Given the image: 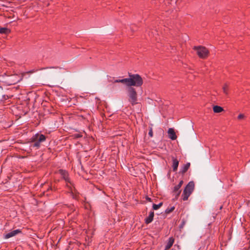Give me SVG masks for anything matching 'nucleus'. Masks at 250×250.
<instances>
[{
	"mask_svg": "<svg viewBox=\"0 0 250 250\" xmlns=\"http://www.w3.org/2000/svg\"><path fill=\"white\" fill-rule=\"evenodd\" d=\"M183 184V181L181 180L177 185L174 187L173 191H180L179 189L181 188Z\"/></svg>",
	"mask_w": 250,
	"mask_h": 250,
	"instance_id": "f3484780",
	"label": "nucleus"
},
{
	"mask_svg": "<svg viewBox=\"0 0 250 250\" xmlns=\"http://www.w3.org/2000/svg\"><path fill=\"white\" fill-rule=\"evenodd\" d=\"M148 135L151 137H152L153 136V131H152V129L151 128L149 129V131L148 132Z\"/></svg>",
	"mask_w": 250,
	"mask_h": 250,
	"instance_id": "5701e85b",
	"label": "nucleus"
},
{
	"mask_svg": "<svg viewBox=\"0 0 250 250\" xmlns=\"http://www.w3.org/2000/svg\"><path fill=\"white\" fill-rule=\"evenodd\" d=\"M45 140L46 137L44 135L37 133L32 138V141L34 143L33 146L39 148L41 143L44 142Z\"/></svg>",
	"mask_w": 250,
	"mask_h": 250,
	"instance_id": "20e7f679",
	"label": "nucleus"
},
{
	"mask_svg": "<svg viewBox=\"0 0 250 250\" xmlns=\"http://www.w3.org/2000/svg\"><path fill=\"white\" fill-rule=\"evenodd\" d=\"M58 172L61 175L62 178H63L67 184L69 183L71 185H72V183L69 179L68 172L66 171L60 169Z\"/></svg>",
	"mask_w": 250,
	"mask_h": 250,
	"instance_id": "423d86ee",
	"label": "nucleus"
},
{
	"mask_svg": "<svg viewBox=\"0 0 250 250\" xmlns=\"http://www.w3.org/2000/svg\"><path fill=\"white\" fill-rule=\"evenodd\" d=\"M129 87H132V86L139 87L143 83V80L142 77L137 74H129Z\"/></svg>",
	"mask_w": 250,
	"mask_h": 250,
	"instance_id": "f257e3e1",
	"label": "nucleus"
},
{
	"mask_svg": "<svg viewBox=\"0 0 250 250\" xmlns=\"http://www.w3.org/2000/svg\"><path fill=\"white\" fill-rule=\"evenodd\" d=\"M10 30L8 28H6V27H0V34H8L9 33H10Z\"/></svg>",
	"mask_w": 250,
	"mask_h": 250,
	"instance_id": "2eb2a0df",
	"label": "nucleus"
},
{
	"mask_svg": "<svg viewBox=\"0 0 250 250\" xmlns=\"http://www.w3.org/2000/svg\"><path fill=\"white\" fill-rule=\"evenodd\" d=\"M21 232V231L19 229H15L12 231H11L9 232H8L7 233L5 234L4 235V238L5 239H8L10 237H13L17 234L20 233Z\"/></svg>",
	"mask_w": 250,
	"mask_h": 250,
	"instance_id": "0eeeda50",
	"label": "nucleus"
},
{
	"mask_svg": "<svg viewBox=\"0 0 250 250\" xmlns=\"http://www.w3.org/2000/svg\"><path fill=\"white\" fill-rule=\"evenodd\" d=\"M57 67H46V68H42L41 70H43V69H48V71L47 72V73L51 75H53L55 73V71L54 69H56Z\"/></svg>",
	"mask_w": 250,
	"mask_h": 250,
	"instance_id": "9d476101",
	"label": "nucleus"
},
{
	"mask_svg": "<svg viewBox=\"0 0 250 250\" xmlns=\"http://www.w3.org/2000/svg\"><path fill=\"white\" fill-rule=\"evenodd\" d=\"M213 110L215 113H220L223 110V109L220 106L215 105L213 107Z\"/></svg>",
	"mask_w": 250,
	"mask_h": 250,
	"instance_id": "4468645a",
	"label": "nucleus"
},
{
	"mask_svg": "<svg viewBox=\"0 0 250 250\" xmlns=\"http://www.w3.org/2000/svg\"><path fill=\"white\" fill-rule=\"evenodd\" d=\"M167 133L168 135V137L172 140H175L177 138V136L175 134V133L173 130V129L170 128L168 129Z\"/></svg>",
	"mask_w": 250,
	"mask_h": 250,
	"instance_id": "6e6552de",
	"label": "nucleus"
},
{
	"mask_svg": "<svg viewBox=\"0 0 250 250\" xmlns=\"http://www.w3.org/2000/svg\"><path fill=\"white\" fill-rule=\"evenodd\" d=\"M179 165V161L175 158H172V168L174 171L177 170Z\"/></svg>",
	"mask_w": 250,
	"mask_h": 250,
	"instance_id": "f8f14e48",
	"label": "nucleus"
},
{
	"mask_svg": "<svg viewBox=\"0 0 250 250\" xmlns=\"http://www.w3.org/2000/svg\"><path fill=\"white\" fill-rule=\"evenodd\" d=\"M163 205V203L162 202H161L158 205H156V204H153V206H152V208H153V209L154 210H157L158 209Z\"/></svg>",
	"mask_w": 250,
	"mask_h": 250,
	"instance_id": "a211bd4d",
	"label": "nucleus"
},
{
	"mask_svg": "<svg viewBox=\"0 0 250 250\" xmlns=\"http://www.w3.org/2000/svg\"><path fill=\"white\" fill-rule=\"evenodd\" d=\"M174 192L175 194V198L177 199L179 197V196L181 193V191H174Z\"/></svg>",
	"mask_w": 250,
	"mask_h": 250,
	"instance_id": "4be33fe9",
	"label": "nucleus"
},
{
	"mask_svg": "<svg viewBox=\"0 0 250 250\" xmlns=\"http://www.w3.org/2000/svg\"><path fill=\"white\" fill-rule=\"evenodd\" d=\"M193 49L196 51L197 55L201 58L204 59L208 56V51L205 47L202 46H194Z\"/></svg>",
	"mask_w": 250,
	"mask_h": 250,
	"instance_id": "39448f33",
	"label": "nucleus"
},
{
	"mask_svg": "<svg viewBox=\"0 0 250 250\" xmlns=\"http://www.w3.org/2000/svg\"><path fill=\"white\" fill-rule=\"evenodd\" d=\"M190 165V163H187V164L184 165L181 168L180 172L183 174L185 173L189 168Z\"/></svg>",
	"mask_w": 250,
	"mask_h": 250,
	"instance_id": "ddd939ff",
	"label": "nucleus"
},
{
	"mask_svg": "<svg viewBox=\"0 0 250 250\" xmlns=\"http://www.w3.org/2000/svg\"><path fill=\"white\" fill-rule=\"evenodd\" d=\"M174 207H171L170 208H167L166 210V212L167 213H169L171 212H172L174 209Z\"/></svg>",
	"mask_w": 250,
	"mask_h": 250,
	"instance_id": "aec40b11",
	"label": "nucleus"
},
{
	"mask_svg": "<svg viewBox=\"0 0 250 250\" xmlns=\"http://www.w3.org/2000/svg\"><path fill=\"white\" fill-rule=\"evenodd\" d=\"M174 242V240L172 237L169 238L168 242L166 245L165 250H168L170 249L173 245Z\"/></svg>",
	"mask_w": 250,
	"mask_h": 250,
	"instance_id": "9b49d317",
	"label": "nucleus"
},
{
	"mask_svg": "<svg viewBox=\"0 0 250 250\" xmlns=\"http://www.w3.org/2000/svg\"><path fill=\"white\" fill-rule=\"evenodd\" d=\"M154 213L153 211H150L149 215L145 219V223L146 224H148L152 222L153 220Z\"/></svg>",
	"mask_w": 250,
	"mask_h": 250,
	"instance_id": "1a4fd4ad",
	"label": "nucleus"
},
{
	"mask_svg": "<svg viewBox=\"0 0 250 250\" xmlns=\"http://www.w3.org/2000/svg\"><path fill=\"white\" fill-rule=\"evenodd\" d=\"M120 80L121 79H113L112 80H110L109 81L110 82H112V83H120Z\"/></svg>",
	"mask_w": 250,
	"mask_h": 250,
	"instance_id": "412c9836",
	"label": "nucleus"
},
{
	"mask_svg": "<svg viewBox=\"0 0 250 250\" xmlns=\"http://www.w3.org/2000/svg\"><path fill=\"white\" fill-rule=\"evenodd\" d=\"M245 117L244 115V114H240L238 115V118L239 119H243Z\"/></svg>",
	"mask_w": 250,
	"mask_h": 250,
	"instance_id": "b1692460",
	"label": "nucleus"
},
{
	"mask_svg": "<svg viewBox=\"0 0 250 250\" xmlns=\"http://www.w3.org/2000/svg\"><path fill=\"white\" fill-rule=\"evenodd\" d=\"M194 188V182L192 181L189 182L185 187L182 195V197L184 201H186L188 199V197L193 191Z\"/></svg>",
	"mask_w": 250,
	"mask_h": 250,
	"instance_id": "f03ea898",
	"label": "nucleus"
},
{
	"mask_svg": "<svg viewBox=\"0 0 250 250\" xmlns=\"http://www.w3.org/2000/svg\"><path fill=\"white\" fill-rule=\"evenodd\" d=\"M147 200H148L149 201H150V200H151V199H150V198H147Z\"/></svg>",
	"mask_w": 250,
	"mask_h": 250,
	"instance_id": "393cba45",
	"label": "nucleus"
},
{
	"mask_svg": "<svg viewBox=\"0 0 250 250\" xmlns=\"http://www.w3.org/2000/svg\"><path fill=\"white\" fill-rule=\"evenodd\" d=\"M127 95L129 98L128 101L132 105H134L137 104V93L134 88L131 86L128 87Z\"/></svg>",
	"mask_w": 250,
	"mask_h": 250,
	"instance_id": "7ed1b4c3",
	"label": "nucleus"
},
{
	"mask_svg": "<svg viewBox=\"0 0 250 250\" xmlns=\"http://www.w3.org/2000/svg\"><path fill=\"white\" fill-rule=\"evenodd\" d=\"M228 85L227 84H225L223 87V92L226 94H228Z\"/></svg>",
	"mask_w": 250,
	"mask_h": 250,
	"instance_id": "6ab92c4d",
	"label": "nucleus"
},
{
	"mask_svg": "<svg viewBox=\"0 0 250 250\" xmlns=\"http://www.w3.org/2000/svg\"><path fill=\"white\" fill-rule=\"evenodd\" d=\"M129 78L122 79L120 80V83H122L125 84L128 87H129Z\"/></svg>",
	"mask_w": 250,
	"mask_h": 250,
	"instance_id": "dca6fc26",
	"label": "nucleus"
}]
</instances>
